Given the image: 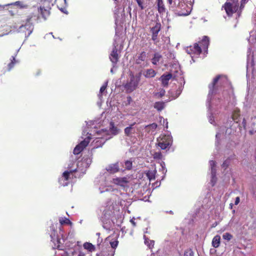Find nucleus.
<instances>
[{
  "label": "nucleus",
  "instance_id": "nucleus-1",
  "mask_svg": "<svg viewBox=\"0 0 256 256\" xmlns=\"http://www.w3.org/2000/svg\"><path fill=\"white\" fill-rule=\"evenodd\" d=\"M34 12L29 15L26 20L25 26H28L32 24V22L38 20L40 18L46 20V18L50 14V8H46L44 7L34 6Z\"/></svg>",
  "mask_w": 256,
  "mask_h": 256
},
{
  "label": "nucleus",
  "instance_id": "nucleus-2",
  "mask_svg": "<svg viewBox=\"0 0 256 256\" xmlns=\"http://www.w3.org/2000/svg\"><path fill=\"white\" fill-rule=\"evenodd\" d=\"M228 16H232V14L238 12L239 14L240 11H238L239 7L238 0H227L224 5L222 6Z\"/></svg>",
  "mask_w": 256,
  "mask_h": 256
},
{
  "label": "nucleus",
  "instance_id": "nucleus-3",
  "mask_svg": "<svg viewBox=\"0 0 256 256\" xmlns=\"http://www.w3.org/2000/svg\"><path fill=\"white\" fill-rule=\"evenodd\" d=\"M140 74L136 76H134L133 74H130V80L124 86L127 92H132L137 88L140 81Z\"/></svg>",
  "mask_w": 256,
  "mask_h": 256
},
{
  "label": "nucleus",
  "instance_id": "nucleus-4",
  "mask_svg": "<svg viewBox=\"0 0 256 256\" xmlns=\"http://www.w3.org/2000/svg\"><path fill=\"white\" fill-rule=\"evenodd\" d=\"M158 146L162 149L169 148L172 143V138L170 135H161L158 138Z\"/></svg>",
  "mask_w": 256,
  "mask_h": 256
},
{
  "label": "nucleus",
  "instance_id": "nucleus-5",
  "mask_svg": "<svg viewBox=\"0 0 256 256\" xmlns=\"http://www.w3.org/2000/svg\"><path fill=\"white\" fill-rule=\"evenodd\" d=\"M225 79V77L222 75H218L216 76L215 78H214L212 82L209 84V92L208 94H214L216 92L217 90V86L218 82L220 81V83H221L222 80Z\"/></svg>",
  "mask_w": 256,
  "mask_h": 256
},
{
  "label": "nucleus",
  "instance_id": "nucleus-6",
  "mask_svg": "<svg viewBox=\"0 0 256 256\" xmlns=\"http://www.w3.org/2000/svg\"><path fill=\"white\" fill-rule=\"evenodd\" d=\"M186 52L192 56H199L202 53V48L198 43H195L193 46H190L186 47Z\"/></svg>",
  "mask_w": 256,
  "mask_h": 256
},
{
  "label": "nucleus",
  "instance_id": "nucleus-7",
  "mask_svg": "<svg viewBox=\"0 0 256 256\" xmlns=\"http://www.w3.org/2000/svg\"><path fill=\"white\" fill-rule=\"evenodd\" d=\"M130 181L127 177L116 178L112 179V182L123 188L128 187Z\"/></svg>",
  "mask_w": 256,
  "mask_h": 256
},
{
  "label": "nucleus",
  "instance_id": "nucleus-8",
  "mask_svg": "<svg viewBox=\"0 0 256 256\" xmlns=\"http://www.w3.org/2000/svg\"><path fill=\"white\" fill-rule=\"evenodd\" d=\"M90 142L88 138L84 139L78 144L74 150L73 152L74 154H78L88 145Z\"/></svg>",
  "mask_w": 256,
  "mask_h": 256
},
{
  "label": "nucleus",
  "instance_id": "nucleus-9",
  "mask_svg": "<svg viewBox=\"0 0 256 256\" xmlns=\"http://www.w3.org/2000/svg\"><path fill=\"white\" fill-rule=\"evenodd\" d=\"M161 30V24L160 22H156L155 26L150 28V32L152 34V40L156 42L158 38V34Z\"/></svg>",
  "mask_w": 256,
  "mask_h": 256
},
{
  "label": "nucleus",
  "instance_id": "nucleus-10",
  "mask_svg": "<svg viewBox=\"0 0 256 256\" xmlns=\"http://www.w3.org/2000/svg\"><path fill=\"white\" fill-rule=\"evenodd\" d=\"M172 74L171 73H168L167 74H162L160 76V80L162 81V84L164 87L168 86L169 80L172 78Z\"/></svg>",
  "mask_w": 256,
  "mask_h": 256
},
{
  "label": "nucleus",
  "instance_id": "nucleus-11",
  "mask_svg": "<svg viewBox=\"0 0 256 256\" xmlns=\"http://www.w3.org/2000/svg\"><path fill=\"white\" fill-rule=\"evenodd\" d=\"M110 58L111 62L114 64H116L117 63V62H118V49L116 47H114L113 48V50L110 54Z\"/></svg>",
  "mask_w": 256,
  "mask_h": 256
},
{
  "label": "nucleus",
  "instance_id": "nucleus-12",
  "mask_svg": "<svg viewBox=\"0 0 256 256\" xmlns=\"http://www.w3.org/2000/svg\"><path fill=\"white\" fill-rule=\"evenodd\" d=\"M106 170L111 174H114L118 172L120 170L118 163L111 164L106 168Z\"/></svg>",
  "mask_w": 256,
  "mask_h": 256
},
{
  "label": "nucleus",
  "instance_id": "nucleus-13",
  "mask_svg": "<svg viewBox=\"0 0 256 256\" xmlns=\"http://www.w3.org/2000/svg\"><path fill=\"white\" fill-rule=\"evenodd\" d=\"M209 38L207 36H204L202 38V39L200 42H199V43L200 45V47L204 50L207 49L208 48L209 45Z\"/></svg>",
  "mask_w": 256,
  "mask_h": 256
},
{
  "label": "nucleus",
  "instance_id": "nucleus-14",
  "mask_svg": "<svg viewBox=\"0 0 256 256\" xmlns=\"http://www.w3.org/2000/svg\"><path fill=\"white\" fill-rule=\"evenodd\" d=\"M146 58V52H141L136 60V64H141L142 62H144Z\"/></svg>",
  "mask_w": 256,
  "mask_h": 256
},
{
  "label": "nucleus",
  "instance_id": "nucleus-15",
  "mask_svg": "<svg viewBox=\"0 0 256 256\" xmlns=\"http://www.w3.org/2000/svg\"><path fill=\"white\" fill-rule=\"evenodd\" d=\"M136 124L134 122L130 125V126L126 127L124 130V132L126 136H130L132 134L134 133V130L133 128V126Z\"/></svg>",
  "mask_w": 256,
  "mask_h": 256
},
{
  "label": "nucleus",
  "instance_id": "nucleus-16",
  "mask_svg": "<svg viewBox=\"0 0 256 256\" xmlns=\"http://www.w3.org/2000/svg\"><path fill=\"white\" fill-rule=\"evenodd\" d=\"M158 10L160 14H163L166 11L162 0H156Z\"/></svg>",
  "mask_w": 256,
  "mask_h": 256
},
{
  "label": "nucleus",
  "instance_id": "nucleus-17",
  "mask_svg": "<svg viewBox=\"0 0 256 256\" xmlns=\"http://www.w3.org/2000/svg\"><path fill=\"white\" fill-rule=\"evenodd\" d=\"M156 72L152 68L148 69L144 74V76L146 78H154L156 75Z\"/></svg>",
  "mask_w": 256,
  "mask_h": 256
},
{
  "label": "nucleus",
  "instance_id": "nucleus-18",
  "mask_svg": "<svg viewBox=\"0 0 256 256\" xmlns=\"http://www.w3.org/2000/svg\"><path fill=\"white\" fill-rule=\"evenodd\" d=\"M162 58V56L158 53L156 52L154 54L153 58H152V62L154 65H157L160 60Z\"/></svg>",
  "mask_w": 256,
  "mask_h": 256
},
{
  "label": "nucleus",
  "instance_id": "nucleus-19",
  "mask_svg": "<svg viewBox=\"0 0 256 256\" xmlns=\"http://www.w3.org/2000/svg\"><path fill=\"white\" fill-rule=\"evenodd\" d=\"M156 173V170H148L146 172V174L150 181L155 180Z\"/></svg>",
  "mask_w": 256,
  "mask_h": 256
},
{
  "label": "nucleus",
  "instance_id": "nucleus-20",
  "mask_svg": "<svg viewBox=\"0 0 256 256\" xmlns=\"http://www.w3.org/2000/svg\"><path fill=\"white\" fill-rule=\"evenodd\" d=\"M110 131L112 134L116 135L119 132V129L114 126V122H110Z\"/></svg>",
  "mask_w": 256,
  "mask_h": 256
},
{
  "label": "nucleus",
  "instance_id": "nucleus-21",
  "mask_svg": "<svg viewBox=\"0 0 256 256\" xmlns=\"http://www.w3.org/2000/svg\"><path fill=\"white\" fill-rule=\"evenodd\" d=\"M220 237L218 235L216 236L212 239V245L215 248H218L220 244Z\"/></svg>",
  "mask_w": 256,
  "mask_h": 256
},
{
  "label": "nucleus",
  "instance_id": "nucleus-22",
  "mask_svg": "<svg viewBox=\"0 0 256 256\" xmlns=\"http://www.w3.org/2000/svg\"><path fill=\"white\" fill-rule=\"evenodd\" d=\"M83 246L84 249L90 252H94L96 250L95 246L90 242H86L84 244Z\"/></svg>",
  "mask_w": 256,
  "mask_h": 256
},
{
  "label": "nucleus",
  "instance_id": "nucleus-23",
  "mask_svg": "<svg viewBox=\"0 0 256 256\" xmlns=\"http://www.w3.org/2000/svg\"><path fill=\"white\" fill-rule=\"evenodd\" d=\"M164 102H157L154 104V107L158 111L162 110L164 108Z\"/></svg>",
  "mask_w": 256,
  "mask_h": 256
},
{
  "label": "nucleus",
  "instance_id": "nucleus-24",
  "mask_svg": "<svg viewBox=\"0 0 256 256\" xmlns=\"http://www.w3.org/2000/svg\"><path fill=\"white\" fill-rule=\"evenodd\" d=\"M240 116V110H235L232 114V120L238 123L240 120L239 118Z\"/></svg>",
  "mask_w": 256,
  "mask_h": 256
},
{
  "label": "nucleus",
  "instance_id": "nucleus-25",
  "mask_svg": "<svg viewBox=\"0 0 256 256\" xmlns=\"http://www.w3.org/2000/svg\"><path fill=\"white\" fill-rule=\"evenodd\" d=\"M10 5L16 6L20 8H28V4H24L23 2H20V1H17L14 3L10 4Z\"/></svg>",
  "mask_w": 256,
  "mask_h": 256
},
{
  "label": "nucleus",
  "instance_id": "nucleus-26",
  "mask_svg": "<svg viewBox=\"0 0 256 256\" xmlns=\"http://www.w3.org/2000/svg\"><path fill=\"white\" fill-rule=\"evenodd\" d=\"M144 238L145 239L144 240V243L146 244L149 248H152L154 247V241L150 240L148 238H146V236H144Z\"/></svg>",
  "mask_w": 256,
  "mask_h": 256
},
{
  "label": "nucleus",
  "instance_id": "nucleus-27",
  "mask_svg": "<svg viewBox=\"0 0 256 256\" xmlns=\"http://www.w3.org/2000/svg\"><path fill=\"white\" fill-rule=\"evenodd\" d=\"M16 62L17 61L16 60L15 58L12 56V57L11 62L8 64V70H10L14 66Z\"/></svg>",
  "mask_w": 256,
  "mask_h": 256
},
{
  "label": "nucleus",
  "instance_id": "nucleus-28",
  "mask_svg": "<svg viewBox=\"0 0 256 256\" xmlns=\"http://www.w3.org/2000/svg\"><path fill=\"white\" fill-rule=\"evenodd\" d=\"M125 168L127 170H130L132 166V162L130 160H127L124 162Z\"/></svg>",
  "mask_w": 256,
  "mask_h": 256
},
{
  "label": "nucleus",
  "instance_id": "nucleus-29",
  "mask_svg": "<svg viewBox=\"0 0 256 256\" xmlns=\"http://www.w3.org/2000/svg\"><path fill=\"white\" fill-rule=\"evenodd\" d=\"M232 235L229 232L224 233L222 235L223 238L228 241L230 240L232 238Z\"/></svg>",
  "mask_w": 256,
  "mask_h": 256
},
{
  "label": "nucleus",
  "instance_id": "nucleus-30",
  "mask_svg": "<svg viewBox=\"0 0 256 256\" xmlns=\"http://www.w3.org/2000/svg\"><path fill=\"white\" fill-rule=\"evenodd\" d=\"M184 256H194V252L192 249L188 248L184 251Z\"/></svg>",
  "mask_w": 256,
  "mask_h": 256
},
{
  "label": "nucleus",
  "instance_id": "nucleus-31",
  "mask_svg": "<svg viewBox=\"0 0 256 256\" xmlns=\"http://www.w3.org/2000/svg\"><path fill=\"white\" fill-rule=\"evenodd\" d=\"M166 93V91L164 89H160L158 92H157L155 94L156 96H157L158 98H162L164 96Z\"/></svg>",
  "mask_w": 256,
  "mask_h": 256
},
{
  "label": "nucleus",
  "instance_id": "nucleus-32",
  "mask_svg": "<svg viewBox=\"0 0 256 256\" xmlns=\"http://www.w3.org/2000/svg\"><path fill=\"white\" fill-rule=\"evenodd\" d=\"M154 159L161 160L162 157V155L160 152H156L153 154Z\"/></svg>",
  "mask_w": 256,
  "mask_h": 256
},
{
  "label": "nucleus",
  "instance_id": "nucleus-33",
  "mask_svg": "<svg viewBox=\"0 0 256 256\" xmlns=\"http://www.w3.org/2000/svg\"><path fill=\"white\" fill-rule=\"evenodd\" d=\"M210 164L211 166V168H212V173H214L215 172V170H216V169H215V167L216 166V162L214 160H210Z\"/></svg>",
  "mask_w": 256,
  "mask_h": 256
},
{
  "label": "nucleus",
  "instance_id": "nucleus-34",
  "mask_svg": "<svg viewBox=\"0 0 256 256\" xmlns=\"http://www.w3.org/2000/svg\"><path fill=\"white\" fill-rule=\"evenodd\" d=\"M72 171H65L62 174V177L64 178V180H68L69 179L70 175L71 173H72Z\"/></svg>",
  "mask_w": 256,
  "mask_h": 256
},
{
  "label": "nucleus",
  "instance_id": "nucleus-35",
  "mask_svg": "<svg viewBox=\"0 0 256 256\" xmlns=\"http://www.w3.org/2000/svg\"><path fill=\"white\" fill-rule=\"evenodd\" d=\"M230 164V160L229 159H226L223 162L222 166L224 170H226Z\"/></svg>",
  "mask_w": 256,
  "mask_h": 256
},
{
  "label": "nucleus",
  "instance_id": "nucleus-36",
  "mask_svg": "<svg viewBox=\"0 0 256 256\" xmlns=\"http://www.w3.org/2000/svg\"><path fill=\"white\" fill-rule=\"evenodd\" d=\"M110 244L111 247L112 248L115 249L118 246V240H114L113 241L110 242Z\"/></svg>",
  "mask_w": 256,
  "mask_h": 256
},
{
  "label": "nucleus",
  "instance_id": "nucleus-37",
  "mask_svg": "<svg viewBox=\"0 0 256 256\" xmlns=\"http://www.w3.org/2000/svg\"><path fill=\"white\" fill-rule=\"evenodd\" d=\"M248 0H242L240 2V13H241L242 10L244 8L245 4L248 2Z\"/></svg>",
  "mask_w": 256,
  "mask_h": 256
},
{
  "label": "nucleus",
  "instance_id": "nucleus-38",
  "mask_svg": "<svg viewBox=\"0 0 256 256\" xmlns=\"http://www.w3.org/2000/svg\"><path fill=\"white\" fill-rule=\"evenodd\" d=\"M107 86H108V82H106L104 84L101 86V88H100V94H99L100 96V95L102 96L103 92L106 90Z\"/></svg>",
  "mask_w": 256,
  "mask_h": 256
},
{
  "label": "nucleus",
  "instance_id": "nucleus-39",
  "mask_svg": "<svg viewBox=\"0 0 256 256\" xmlns=\"http://www.w3.org/2000/svg\"><path fill=\"white\" fill-rule=\"evenodd\" d=\"M138 6L140 8L141 10H144V6H143V0H135Z\"/></svg>",
  "mask_w": 256,
  "mask_h": 256
},
{
  "label": "nucleus",
  "instance_id": "nucleus-40",
  "mask_svg": "<svg viewBox=\"0 0 256 256\" xmlns=\"http://www.w3.org/2000/svg\"><path fill=\"white\" fill-rule=\"evenodd\" d=\"M60 223L61 224H68L70 223V220L68 218H66L64 220H60Z\"/></svg>",
  "mask_w": 256,
  "mask_h": 256
},
{
  "label": "nucleus",
  "instance_id": "nucleus-41",
  "mask_svg": "<svg viewBox=\"0 0 256 256\" xmlns=\"http://www.w3.org/2000/svg\"><path fill=\"white\" fill-rule=\"evenodd\" d=\"M190 12L189 10H186V12H179L178 13V16H186L190 14Z\"/></svg>",
  "mask_w": 256,
  "mask_h": 256
},
{
  "label": "nucleus",
  "instance_id": "nucleus-42",
  "mask_svg": "<svg viewBox=\"0 0 256 256\" xmlns=\"http://www.w3.org/2000/svg\"><path fill=\"white\" fill-rule=\"evenodd\" d=\"M157 126H158L156 123H152V124H148L146 126V127H148L152 129H154V130L156 129Z\"/></svg>",
  "mask_w": 256,
  "mask_h": 256
},
{
  "label": "nucleus",
  "instance_id": "nucleus-43",
  "mask_svg": "<svg viewBox=\"0 0 256 256\" xmlns=\"http://www.w3.org/2000/svg\"><path fill=\"white\" fill-rule=\"evenodd\" d=\"M50 229L52 230L53 233L50 234V237L52 238V240H54L55 238V237L56 236V231L52 228H50Z\"/></svg>",
  "mask_w": 256,
  "mask_h": 256
},
{
  "label": "nucleus",
  "instance_id": "nucleus-44",
  "mask_svg": "<svg viewBox=\"0 0 256 256\" xmlns=\"http://www.w3.org/2000/svg\"><path fill=\"white\" fill-rule=\"evenodd\" d=\"M240 198L238 196L236 197V200H235V202H234V204L236 205H237L238 204V203L240 202Z\"/></svg>",
  "mask_w": 256,
  "mask_h": 256
},
{
  "label": "nucleus",
  "instance_id": "nucleus-45",
  "mask_svg": "<svg viewBox=\"0 0 256 256\" xmlns=\"http://www.w3.org/2000/svg\"><path fill=\"white\" fill-rule=\"evenodd\" d=\"M50 0V2H54L56 4H58L59 3V0Z\"/></svg>",
  "mask_w": 256,
  "mask_h": 256
},
{
  "label": "nucleus",
  "instance_id": "nucleus-46",
  "mask_svg": "<svg viewBox=\"0 0 256 256\" xmlns=\"http://www.w3.org/2000/svg\"><path fill=\"white\" fill-rule=\"evenodd\" d=\"M130 222H132V225L134 226H136V224L134 220H130Z\"/></svg>",
  "mask_w": 256,
  "mask_h": 256
},
{
  "label": "nucleus",
  "instance_id": "nucleus-47",
  "mask_svg": "<svg viewBox=\"0 0 256 256\" xmlns=\"http://www.w3.org/2000/svg\"><path fill=\"white\" fill-rule=\"evenodd\" d=\"M78 256H84V254H83V253L80 252V254H78Z\"/></svg>",
  "mask_w": 256,
  "mask_h": 256
},
{
  "label": "nucleus",
  "instance_id": "nucleus-48",
  "mask_svg": "<svg viewBox=\"0 0 256 256\" xmlns=\"http://www.w3.org/2000/svg\"><path fill=\"white\" fill-rule=\"evenodd\" d=\"M172 0H168V2L170 4H172Z\"/></svg>",
  "mask_w": 256,
  "mask_h": 256
},
{
  "label": "nucleus",
  "instance_id": "nucleus-49",
  "mask_svg": "<svg viewBox=\"0 0 256 256\" xmlns=\"http://www.w3.org/2000/svg\"><path fill=\"white\" fill-rule=\"evenodd\" d=\"M242 123L245 124H246V120L244 119L243 120V122H242Z\"/></svg>",
  "mask_w": 256,
  "mask_h": 256
},
{
  "label": "nucleus",
  "instance_id": "nucleus-50",
  "mask_svg": "<svg viewBox=\"0 0 256 256\" xmlns=\"http://www.w3.org/2000/svg\"><path fill=\"white\" fill-rule=\"evenodd\" d=\"M40 74V72L39 71V72H38L36 73V75H37V76H38V75H39V74Z\"/></svg>",
  "mask_w": 256,
  "mask_h": 256
},
{
  "label": "nucleus",
  "instance_id": "nucleus-51",
  "mask_svg": "<svg viewBox=\"0 0 256 256\" xmlns=\"http://www.w3.org/2000/svg\"><path fill=\"white\" fill-rule=\"evenodd\" d=\"M182 6H184L183 4H182ZM184 6L185 7H188V6L187 5H186L185 4H184Z\"/></svg>",
  "mask_w": 256,
  "mask_h": 256
},
{
  "label": "nucleus",
  "instance_id": "nucleus-52",
  "mask_svg": "<svg viewBox=\"0 0 256 256\" xmlns=\"http://www.w3.org/2000/svg\"><path fill=\"white\" fill-rule=\"evenodd\" d=\"M232 204H230V207L232 208Z\"/></svg>",
  "mask_w": 256,
  "mask_h": 256
},
{
  "label": "nucleus",
  "instance_id": "nucleus-53",
  "mask_svg": "<svg viewBox=\"0 0 256 256\" xmlns=\"http://www.w3.org/2000/svg\"><path fill=\"white\" fill-rule=\"evenodd\" d=\"M254 158H255V160H256V156H254Z\"/></svg>",
  "mask_w": 256,
  "mask_h": 256
},
{
  "label": "nucleus",
  "instance_id": "nucleus-54",
  "mask_svg": "<svg viewBox=\"0 0 256 256\" xmlns=\"http://www.w3.org/2000/svg\"><path fill=\"white\" fill-rule=\"evenodd\" d=\"M64 2H66V0H64Z\"/></svg>",
  "mask_w": 256,
  "mask_h": 256
}]
</instances>
